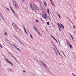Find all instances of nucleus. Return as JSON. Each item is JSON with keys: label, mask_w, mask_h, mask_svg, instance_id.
Segmentation results:
<instances>
[{"label": "nucleus", "mask_w": 76, "mask_h": 76, "mask_svg": "<svg viewBox=\"0 0 76 76\" xmlns=\"http://www.w3.org/2000/svg\"><path fill=\"white\" fill-rule=\"evenodd\" d=\"M23 72H25V70H23Z\"/></svg>", "instance_id": "obj_58"}, {"label": "nucleus", "mask_w": 76, "mask_h": 76, "mask_svg": "<svg viewBox=\"0 0 76 76\" xmlns=\"http://www.w3.org/2000/svg\"><path fill=\"white\" fill-rule=\"evenodd\" d=\"M51 43H52V44H54V43H53V42H52Z\"/></svg>", "instance_id": "obj_52"}, {"label": "nucleus", "mask_w": 76, "mask_h": 76, "mask_svg": "<svg viewBox=\"0 0 76 76\" xmlns=\"http://www.w3.org/2000/svg\"><path fill=\"white\" fill-rule=\"evenodd\" d=\"M35 21L36 22L38 23V20H35Z\"/></svg>", "instance_id": "obj_33"}, {"label": "nucleus", "mask_w": 76, "mask_h": 76, "mask_svg": "<svg viewBox=\"0 0 76 76\" xmlns=\"http://www.w3.org/2000/svg\"><path fill=\"white\" fill-rule=\"evenodd\" d=\"M60 31H61V30H60V28H61V27H58Z\"/></svg>", "instance_id": "obj_38"}, {"label": "nucleus", "mask_w": 76, "mask_h": 76, "mask_svg": "<svg viewBox=\"0 0 76 76\" xmlns=\"http://www.w3.org/2000/svg\"><path fill=\"white\" fill-rule=\"evenodd\" d=\"M12 57V58H14V59H15V60L16 59V58L14 57L13 56V55H12V56H11Z\"/></svg>", "instance_id": "obj_29"}, {"label": "nucleus", "mask_w": 76, "mask_h": 76, "mask_svg": "<svg viewBox=\"0 0 76 76\" xmlns=\"http://www.w3.org/2000/svg\"><path fill=\"white\" fill-rule=\"evenodd\" d=\"M6 9L7 10H8L9 11V8H7Z\"/></svg>", "instance_id": "obj_40"}, {"label": "nucleus", "mask_w": 76, "mask_h": 76, "mask_svg": "<svg viewBox=\"0 0 76 76\" xmlns=\"http://www.w3.org/2000/svg\"><path fill=\"white\" fill-rule=\"evenodd\" d=\"M23 46H24V47H26V46L24 44H23Z\"/></svg>", "instance_id": "obj_39"}, {"label": "nucleus", "mask_w": 76, "mask_h": 76, "mask_svg": "<svg viewBox=\"0 0 76 76\" xmlns=\"http://www.w3.org/2000/svg\"><path fill=\"white\" fill-rule=\"evenodd\" d=\"M30 35L31 37V39H33V37H32V35H31V34H30Z\"/></svg>", "instance_id": "obj_27"}, {"label": "nucleus", "mask_w": 76, "mask_h": 76, "mask_svg": "<svg viewBox=\"0 0 76 76\" xmlns=\"http://www.w3.org/2000/svg\"><path fill=\"white\" fill-rule=\"evenodd\" d=\"M49 18L50 20H51V18H50V17H49Z\"/></svg>", "instance_id": "obj_43"}, {"label": "nucleus", "mask_w": 76, "mask_h": 76, "mask_svg": "<svg viewBox=\"0 0 76 76\" xmlns=\"http://www.w3.org/2000/svg\"><path fill=\"white\" fill-rule=\"evenodd\" d=\"M61 52L63 54V55L65 57L66 56V55H65V54H64V52H63V51L61 50Z\"/></svg>", "instance_id": "obj_15"}, {"label": "nucleus", "mask_w": 76, "mask_h": 76, "mask_svg": "<svg viewBox=\"0 0 76 76\" xmlns=\"http://www.w3.org/2000/svg\"><path fill=\"white\" fill-rule=\"evenodd\" d=\"M43 3H44V5H45V6L46 7H47V4L46 3V2L45 1H44L43 2Z\"/></svg>", "instance_id": "obj_16"}, {"label": "nucleus", "mask_w": 76, "mask_h": 76, "mask_svg": "<svg viewBox=\"0 0 76 76\" xmlns=\"http://www.w3.org/2000/svg\"><path fill=\"white\" fill-rule=\"evenodd\" d=\"M22 3H24V1H25L24 0H22Z\"/></svg>", "instance_id": "obj_37"}, {"label": "nucleus", "mask_w": 76, "mask_h": 76, "mask_svg": "<svg viewBox=\"0 0 76 76\" xmlns=\"http://www.w3.org/2000/svg\"><path fill=\"white\" fill-rule=\"evenodd\" d=\"M58 54H59V56H61V55L60 54V53H59Z\"/></svg>", "instance_id": "obj_55"}, {"label": "nucleus", "mask_w": 76, "mask_h": 76, "mask_svg": "<svg viewBox=\"0 0 76 76\" xmlns=\"http://www.w3.org/2000/svg\"><path fill=\"white\" fill-rule=\"evenodd\" d=\"M42 53H43V52H42Z\"/></svg>", "instance_id": "obj_64"}, {"label": "nucleus", "mask_w": 76, "mask_h": 76, "mask_svg": "<svg viewBox=\"0 0 76 76\" xmlns=\"http://www.w3.org/2000/svg\"><path fill=\"white\" fill-rule=\"evenodd\" d=\"M67 44H68V45H69L70 44V42H68L67 43Z\"/></svg>", "instance_id": "obj_28"}, {"label": "nucleus", "mask_w": 76, "mask_h": 76, "mask_svg": "<svg viewBox=\"0 0 76 76\" xmlns=\"http://www.w3.org/2000/svg\"><path fill=\"white\" fill-rule=\"evenodd\" d=\"M42 64H43V66H44L46 68H47V66L44 63L42 62Z\"/></svg>", "instance_id": "obj_10"}, {"label": "nucleus", "mask_w": 76, "mask_h": 76, "mask_svg": "<svg viewBox=\"0 0 76 76\" xmlns=\"http://www.w3.org/2000/svg\"><path fill=\"white\" fill-rule=\"evenodd\" d=\"M57 25L58 26V28H61V26L60 25V24H59V23H57Z\"/></svg>", "instance_id": "obj_20"}, {"label": "nucleus", "mask_w": 76, "mask_h": 76, "mask_svg": "<svg viewBox=\"0 0 76 76\" xmlns=\"http://www.w3.org/2000/svg\"><path fill=\"white\" fill-rule=\"evenodd\" d=\"M12 26L14 29H15V28H16V27L17 26V25L15 23H12Z\"/></svg>", "instance_id": "obj_4"}, {"label": "nucleus", "mask_w": 76, "mask_h": 76, "mask_svg": "<svg viewBox=\"0 0 76 76\" xmlns=\"http://www.w3.org/2000/svg\"><path fill=\"white\" fill-rule=\"evenodd\" d=\"M0 20H1V18H0Z\"/></svg>", "instance_id": "obj_62"}, {"label": "nucleus", "mask_w": 76, "mask_h": 76, "mask_svg": "<svg viewBox=\"0 0 76 76\" xmlns=\"http://www.w3.org/2000/svg\"><path fill=\"white\" fill-rule=\"evenodd\" d=\"M69 42V41L68 40H66V43H67V42Z\"/></svg>", "instance_id": "obj_53"}, {"label": "nucleus", "mask_w": 76, "mask_h": 76, "mask_svg": "<svg viewBox=\"0 0 76 76\" xmlns=\"http://www.w3.org/2000/svg\"><path fill=\"white\" fill-rule=\"evenodd\" d=\"M7 32H5V33L4 34L5 35H7Z\"/></svg>", "instance_id": "obj_30"}, {"label": "nucleus", "mask_w": 76, "mask_h": 76, "mask_svg": "<svg viewBox=\"0 0 76 76\" xmlns=\"http://www.w3.org/2000/svg\"><path fill=\"white\" fill-rule=\"evenodd\" d=\"M47 13L49 14V15H50V10L48 9H47Z\"/></svg>", "instance_id": "obj_17"}, {"label": "nucleus", "mask_w": 76, "mask_h": 76, "mask_svg": "<svg viewBox=\"0 0 76 76\" xmlns=\"http://www.w3.org/2000/svg\"><path fill=\"white\" fill-rule=\"evenodd\" d=\"M36 31L38 34V35H40L41 37V33H40L39 31H38V30H37Z\"/></svg>", "instance_id": "obj_6"}, {"label": "nucleus", "mask_w": 76, "mask_h": 76, "mask_svg": "<svg viewBox=\"0 0 76 76\" xmlns=\"http://www.w3.org/2000/svg\"><path fill=\"white\" fill-rule=\"evenodd\" d=\"M56 54V55H58V53H57L55 52Z\"/></svg>", "instance_id": "obj_44"}, {"label": "nucleus", "mask_w": 76, "mask_h": 76, "mask_svg": "<svg viewBox=\"0 0 76 76\" xmlns=\"http://www.w3.org/2000/svg\"><path fill=\"white\" fill-rule=\"evenodd\" d=\"M56 50H57V47H56Z\"/></svg>", "instance_id": "obj_59"}, {"label": "nucleus", "mask_w": 76, "mask_h": 76, "mask_svg": "<svg viewBox=\"0 0 76 76\" xmlns=\"http://www.w3.org/2000/svg\"><path fill=\"white\" fill-rule=\"evenodd\" d=\"M15 60H16V61H17V63H18V60H17L16 59H15Z\"/></svg>", "instance_id": "obj_41"}, {"label": "nucleus", "mask_w": 76, "mask_h": 76, "mask_svg": "<svg viewBox=\"0 0 76 76\" xmlns=\"http://www.w3.org/2000/svg\"><path fill=\"white\" fill-rule=\"evenodd\" d=\"M10 72H12V69L10 68H8L7 69Z\"/></svg>", "instance_id": "obj_12"}, {"label": "nucleus", "mask_w": 76, "mask_h": 76, "mask_svg": "<svg viewBox=\"0 0 76 76\" xmlns=\"http://www.w3.org/2000/svg\"><path fill=\"white\" fill-rule=\"evenodd\" d=\"M58 16L59 17V18H61V17H60V15L59 14H58Z\"/></svg>", "instance_id": "obj_36"}, {"label": "nucleus", "mask_w": 76, "mask_h": 76, "mask_svg": "<svg viewBox=\"0 0 76 76\" xmlns=\"http://www.w3.org/2000/svg\"><path fill=\"white\" fill-rule=\"evenodd\" d=\"M51 37H52V38H53V39H54V40H56V38H54V37H53V35H51Z\"/></svg>", "instance_id": "obj_24"}, {"label": "nucleus", "mask_w": 76, "mask_h": 76, "mask_svg": "<svg viewBox=\"0 0 76 76\" xmlns=\"http://www.w3.org/2000/svg\"><path fill=\"white\" fill-rule=\"evenodd\" d=\"M72 75H73V76H74L75 75V74H74V73H72Z\"/></svg>", "instance_id": "obj_32"}, {"label": "nucleus", "mask_w": 76, "mask_h": 76, "mask_svg": "<svg viewBox=\"0 0 76 76\" xmlns=\"http://www.w3.org/2000/svg\"><path fill=\"white\" fill-rule=\"evenodd\" d=\"M10 8L12 12L15 15V12L13 10V8H12V7H11V6H10Z\"/></svg>", "instance_id": "obj_5"}, {"label": "nucleus", "mask_w": 76, "mask_h": 76, "mask_svg": "<svg viewBox=\"0 0 76 76\" xmlns=\"http://www.w3.org/2000/svg\"><path fill=\"white\" fill-rule=\"evenodd\" d=\"M0 16H1V18H3V15H2V14L0 12Z\"/></svg>", "instance_id": "obj_21"}, {"label": "nucleus", "mask_w": 76, "mask_h": 76, "mask_svg": "<svg viewBox=\"0 0 76 76\" xmlns=\"http://www.w3.org/2000/svg\"><path fill=\"white\" fill-rule=\"evenodd\" d=\"M8 54H9L10 55V56H12V54H11V53H10V52H8Z\"/></svg>", "instance_id": "obj_23"}, {"label": "nucleus", "mask_w": 76, "mask_h": 76, "mask_svg": "<svg viewBox=\"0 0 76 76\" xmlns=\"http://www.w3.org/2000/svg\"><path fill=\"white\" fill-rule=\"evenodd\" d=\"M6 60L7 61L8 63H9V64H10L11 66H13V64L10 62L6 58Z\"/></svg>", "instance_id": "obj_3"}, {"label": "nucleus", "mask_w": 76, "mask_h": 76, "mask_svg": "<svg viewBox=\"0 0 76 76\" xmlns=\"http://www.w3.org/2000/svg\"><path fill=\"white\" fill-rule=\"evenodd\" d=\"M67 18L68 20H69V22H70L71 23H73V22H72V20H70V19H69V17H68Z\"/></svg>", "instance_id": "obj_13"}, {"label": "nucleus", "mask_w": 76, "mask_h": 76, "mask_svg": "<svg viewBox=\"0 0 76 76\" xmlns=\"http://www.w3.org/2000/svg\"><path fill=\"white\" fill-rule=\"evenodd\" d=\"M30 7L32 9V10H34V8L32 7V4H30Z\"/></svg>", "instance_id": "obj_14"}, {"label": "nucleus", "mask_w": 76, "mask_h": 76, "mask_svg": "<svg viewBox=\"0 0 76 76\" xmlns=\"http://www.w3.org/2000/svg\"><path fill=\"white\" fill-rule=\"evenodd\" d=\"M46 31H48V30H47V29H46Z\"/></svg>", "instance_id": "obj_61"}, {"label": "nucleus", "mask_w": 76, "mask_h": 76, "mask_svg": "<svg viewBox=\"0 0 76 76\" xmlns=\"http://www.w3.org/2000/svg\"><path fill=\"white\" fill-rule=\"evenodd\" d=\"M70 35L71 37L73 39V41H74V39H73V37L72 36V35L71 34H70Z\"/></svg>", "instance_id": "obj_22"}, {"label": "nucleus", "mask_w": 76, "mask_h": 76, "mask_svg": "<svg viewBox=\"0 0 76 76\" xmlns=\"http://www.w3.org/2000/svg\"><path fill=\"white\" fill-rule=\"evenodd\" d=\"M41 20L42 21V19H41Z\"/></svg>", "instance_id": "obj_60"}, {"label": "nucleus", "mask_w": 76, "mask_h": 76, "mask_svg": "<svg viewBox=\"0 0 76 76\" xmlns=\"http://www.w3.org/2000/svg\"><path fill=\"white\" fill-rule=\"evenodd\" d=\"M55 41H56L57 42H58V41H57V40H56H56H55Z\"/></svg>", "instance_id": "obj_50"}, {"label": "nucleus", "mask_w": 76, "mask_h": 76, "mask_svg": "<svg viewBox=\"0 0 76 76\" xmlns=\"http://www.w3.org/2000/svg\"><path fill=\"white\" fill-rule=\"evenodd\" d=\"M42 16L43 18H44L45 19H46L47 18V14L46 12H45L44 13V14L42 15Z\"/></svg>", "instance_id": "obj_2"}, {"label": "nucleus", "mask_w": 76, "mask_h": 76, "mask_svg": "<svg viewBox=\"0 0 76 76\" xmlns=\"http://www.w3.org/2000/svg\"><path fill=\"white\" fill-rule=\"evenodd\" d=\"M50 1H51V3H53V1H52V0H50Z\"/></svg>", "instance_id": "obj_45"}, {"label": "nucleus", "mask_w": 76, "mask_h": 76, "mask_svg": "<svg viewBox=\"0 0 76 76\" xmlns=\"http://www.w3.org/2000/svg\"><path fill=\"white\" fill-rule=\"evenodd\" d=\"M60 24L61 26V28H63V29H64V26H63V25L61 23H60Z\"/></svg>", "instance_id": "obj_18"}, {"label": "nucleus", "mask_w": 76, "mask_h": 76, "mask_svg": "<svg viewBox=\"0 0 76 76\" xmlns=\"http://www.w3.org/2000/svg\"><path fill=\"white\" fill-rule=\"evenodd\" d=\"M69 45V47H70V48H71L72 49L73 48V47H72V45H71V44H70Z\"/></svg>", "instance_id": "obj_19"}, {"label": "nucleus", "mask_w": 76, "mask_h": 76, "mask_svg": "<svg viewBox=\"0 0 76 76\" xmlns=\"http://www.w3.org/2000/svg\"><path fill=\"white\" fill-rule=\"evenodd\" d=\"M14 37H15V38H16V39H18V37H16V36L15 35H14Z\"/></svg>", "instance_id": "obj_31"}, {"label": "nucleus", "mask_w": 76, "mask_h": 76, "mask_svg": "<svg viewBox=\"0 0 76 76\" xmlns=\"http://www.w3.org/2000/svg\"><path fill=\"white\" fill-rule=\"evenodd\" d=\"M12 45L14 46L15 47V48H17V49L18 50H19V51H21V50H20V49H19V48H17L15 45L12 44Z\"/></svg>", "instance_id": "obj_11"}, {"label": "nucleus", "mask_w": 76, "mask_h": 76, "mask_svg": "<svg viewBox=\"0 0 76 76\" xmlns=\"http://www.w3.org/2000/svg\"><path fill=\"white\" fill-rule=\"evenodd\" d=\"M36 31L38 34V35H40L41 37V33H40L39 31H38V30H37Z\"/></svg>", "instance_id": "obj_7"}, {"label": "nucleus", "mask_w": 76, "mask_h": 76, "mask_svg": "<svg viewBox=\"0 0 76 76\" xmlns=\"http://www.w3.org/2000/svg\"><path fill=\"white\" fill-rule=\"evenodd\" d=\"M47 25H50V23H49L48 22H47Z\"/></svg>", "instance_id": "obj_34"}, {"label": "nucleus", "mask_w": 76, "mask_h": 76, "mask_svg": "<svg viewBox=\"0 0 76 76\" xmlns=\"http://www.w3.org/2000/svg\"><path fill=\"white\" fill-rule=\"evenodd\" d=\"M13 5L14 7L16 8V9H18L19 8V6H18V4L16 3V2L15 1H13Z\"/></svg>", "instance_id": "obj_1"}, {"label": "nucleus", "mask_w": 76, "mask_h": 76, "mask_svg": "<svg viewBox=\"0 0 76 76\" xmlns=\"http://www.w3.org/2000/svg\"><path fill=\"white\" fill-rule=\"evenodd\" d=\"M57 52H58V53H60L59 52V51H58V50H57Z\"/></svg>", "instance_id": "obj_48"}, {"label": "nucleus", "mask_w": 76, "mask_h": 76, "mask_svg": "<svg viewBox=\"0 0 76 76\" xmlns=\"http://www.w3.org/2000/svg\"><path fill=\"white\" fill-rule=\"evenodd\" d=\"M23 28H24V30L26 29H25V27H23Z\"/></svg>", "instance_id": "obj_51"}, {"label": "nucleus", "mask_w": 76, "mask_h": 76, "mask_svg": "<svg viewBox=\"0 0 76 76\" xmlns=\"http://www.w3.org/2000/svg\"><path fill=\"white\" fill-rule=\"evenodd\" d=\"M33 6L34 8H35V9H38V7L35 4H33Z\"/></svg>", "instance_id": "obj_8"}, {"label": "nucleus", "mask_w": 76, "mask_h": 76, "mask_svg": "<svg viewBox=\"0 0 76 76\" xmlns=\"http://www.w3.org/2000/svg\"><path fill=\"white\" fill-rule=\"evenodd\" d=\"M18 64H20V62H18Z\"/></svg>", "instance_id": "obj_56"}, {"label": "nucleus", "mask_w": 76, "mask_h": 76, "mask_svg": "<svg viewBox=\"0 0 76 76\" xmlns=\"http://www.w3.org/2000/svg\"><path fill=\"white\" fill-rule=\"evenodd\" d=\"M33 28H34V29L35 31L38 29V28H36V26H35V25H34Z\"/></svg>", "instance_id": "obj_9"}, {"label": "nucleus", "mask_w": 76, "mask_h": 76, "mask_svg": "<svg viewBox=\"0 0 76 76\" xmlns=\"http://www.w3.org/2000/svg\"><path fill=\"white\" fill-rule=\"evenodd\" d=\"M19 41L20 42V44H22V45H23V42H22L20 40Z\"/></svg>", "instance_id": "obj_26"}, {"label": "nucleus", "mask_w": 76, "mask_h": 76, "mask_svg": "<svg viewBox=\"0 0 76 76\" xmlns=\"http://www.w3.org/2000/svg\"><path fill=\"white\" fill-rule=\"evenodd\" d=\"M57 52H58V53H60L59 52V51H58V50H57Z\"/></svg>", "instance_id": "obj_47"}, {"label": "nucleus", "mask_w": 76, "mask_h": 76, "mask_svg": "<svg viewBox=\"0 0 76 76\" xmlns=\"http://www.w3.org/2000/svg\"><path fill=\"white\" fill-rule=\"evenodd\" d=\"M52 4V5H53V6H55V4H54V3H53V2H52L51 3Z\"/></svg>", "instance_id": "obj_25"}, {"label": "nucleus", "mask_w": 76, "mask_h": 76, "mask_svg": "<svg viewBox=\"0 0 76 76\" xmlns=\"http://www.w3.org/2000/svg\"><path fill=\"white\" fill-rule=\"evenodd\" d=\"M25 33L26 34H27V35L28 34V32H27V31H26Z\"/></svg>", "instance_id": "obj_46"}, {"label": "nucleus", "mask_w": 76, "mask_h": 76, "mask_svg": "<svg viewBox=\"0 0 76 76\" xmlns=\"http://www.w3.org/2000/svg\"><path fill=\"white\" fill-rule=\"evenodd\" d=\"M0 47H1V48H3V46H2L1 45H0Z\"/></svg>", "instance_id": "obj_42"}, {"label": "nucleus", "mask_w": 76, "mask_h": 76, "mask_svg": "<svg viewBox=\"0 0 76 76\" xmlns=\"http://www.w3.org/2000/svg\"><path fill=\"white\" fill-rule=\"evenodd\" d=\"M73 28H74V29H75V28H76V26H73Z\"/></svg>", "instance_id": "obj_35"}, {"label": "nucleus", "mask_w": 76, "mask_h": 76, "mask_svg": "<svg viewBox=\"0 0 76 76\" xmlns=\"http://www.w3.org/2000/svg\"><path fill=\"white\" fill-rule=\"evenodd\" d=\"M74 76H76V75H75Z\"/></svg>", "instance_id": "obj_63"}, {"label": "nucleus", "mask_w": 76, "mask_h": 76, "mask_svg": "<svg viewBox=\"0 0 76 76\" xmlns=\"http://www.w3.org/2000/svg\"><path fill=\"white\" fill-rule=\"evenodd\" d=\"M53 45V46H54L55 47V48H56V46H55V45H54V44Z\"/></svg>", "instance_id": "obj_49"}, {"label": "nucleus", "mask_w": 76, "mask_h": 76, "mask_svg": "<svg viewBox=\"0 0 76 76\" xmlns=\"http://www.w3.org/2000/svg\"><path fill=\"white\" fill-rule=\"evenodd\" d=\"M54 50L55 52H56V50L55 49H54Z\"/></svg>", "instance_id": "obj_57"}, {"label": "nucleus", "mask_w": 76, "mask_h": 76, "mask_svg": "<svg viewBox=\"0 0 76 76\" xmlns=\"http://www.w3.org/2000/svg\"><path fill=\"white\" fill-rule=\"evenodd\" d=\"M24 31H25V32H26V29L24 30Z\"/></svg>", "instance_id": "obj_54"}]
</instances>
